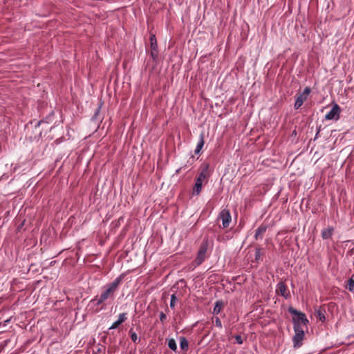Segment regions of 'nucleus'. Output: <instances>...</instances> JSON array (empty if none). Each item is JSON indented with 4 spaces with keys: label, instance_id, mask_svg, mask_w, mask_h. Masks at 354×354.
I'll return each mask as SVG.
<instances>
[{
    "label": "nucleus",
    "instance_id": "obj_1",
    "mask_svg": "<svg viewBox=\"0 0 354 354\" xmlns=\"http://www.w3.org/2000/svg\"><path fill=\"white\" fill-rule=\"evenodd\" d=\"M122 276H119L111 283L106 284L103 287L100 297H95L91 300V302L95 303L96 305H101L105 301L114 298V293L118 288L119 285L122 281Z\"/></svg>",
    "mask_w": 354,
    "mask_h": 354
},
{
    "label": "nucleus",
    "instance_id": "obj_18",
    "mask_svg": "<svg viewBox=\"0 0 354 354\" xmlns=\"http://www.w3.org/2000/svg\"><path fill=\"white\" fill-rule=\"evenodd\" d=\"M180 346L182 350H187L188 348V342L185 337L180 338Z\"/></svg>",
    "mask_w": 354,
    "mask_h": 354
},
{
    "label": "nucleus",
    "instance_id": "obj_3",
    "mask_svg": "<svg viewBox=\"0 0 354 354\" xmlns=\"http://www.w3.org/2000/svg\"><path fill=\"white\" fill-rule=\"evenodd\" d=\"M218 218L222 221L223 228H227L230 226L232 221V217L230 211L227 209H223L219 213Z\"/></svg>",
    "mask_w": 354,
    "mask_h": 354
},
{
    "label": "nucleus",
    "instance_id": "obj_19",
    "mask_svg": "<svg viewBox=\"0 0 354 354\" xmlns=\"http://www.w3.org/2000/svg\"><path fill=\"white\" fill-rule=\"evenodd\" d=\"M346 288L349 290L351 292L354 291V279L353 278H350L346 286Z\"/></svg>",
    "mask_w": 354,
    "mask_h": 354
},
{
    "label": "nucleus",
    "instance_id": "obj_16",
    "mask_svg": "<svg viewBox=\"0 0 354 354\" xmlns=\"http://www.w3.org/2000/svg\"><path fill=\"white\" fill-rule=\"evenodd\" d=\"M151 48L153 51L157 50V41L154 35L150 36Z\"/></svg>",
    "mask_w": 354,
    "mask_h": 354
},
{
    "label": "nucleus",
    "instance_id": "obj_24",
    "mask_svg": "<svg viewBox=\"0 0 354 354\" xmlns=\"http://www.w3.org/2000/svg\"><path fill=\"white\" fill-rule=\"evenodd\" d=\"M235 339L236 342L239 344H241L243 343L242 337L240 335H236L235 337Z\"/></svg>",
    "mask_w": 354,
    "mask_h": 354
},
{
    "label": "nucleus",
    "instance_id": "obj_10",
    "mask_svg": "<svg viewBox=\"0 0 354 354\" xmlns=\"http://www.w3.org/2000/svg\"><path fill=\"white\" fill-rule=\"evenodd\" d=\"M127 319V314L126 313H121V314H120L118 320L113 323V324L111 326L109 329L111 330V329L117 328Z\"/></svg>",
    "mask_w": 354,
    "mask_h": 354
},
{
    "label": "nucleus",
    "instance_id": "obj_23",
    "mask_svg": "<svg viewBox=\"0 0 354 354\" xmlns=\"http://www.w3.org/2000/svg\"><path fill=\"white\" fill-rule=\"evenodd\" d=\"M214 322L215 326H216L218 328H222V323L218 317H216Z\"/></svg>",
    "mask_w": 354,
    "mask_h": 354
},
{
    "label": "nucleus",
    "instance_id": "obj_21",
    "mask_svg": "<svg viewBox=\"0 0 354 354\" xmlns=\"http://www.w3.org/2000/svg\"><path fill=\"white\" fill-rule=\"evenodd\" d=\"M130 333H131V340L133 342H136L138 339L137 334L135 332H133L131 330H130Z\"/></svg>",
    "mask_w": 354,
    "mask_h": 354
},
{
    "label": "nucleus",
    "instance_id": "obj_12",
    "mask_svg": "<svg viewBox=\"0 0 354 354\" xmlns=\"http://www.w3.org/2000/svg\"><path fill=\"white\" fill-rule=\"evenodd\" d=\"M334 228L333 227H328L322 231V237L324 239H329L333 233Z\"/></svg>",
    "mask_w": 354,
    "mask_h": 354
},
{
    "label": "nucleus",
    "instance_id": "obj_20",
    "mask_svg": "<svg viewBox=\"0 0 354 354\" xmlns=\"http://www.w3.org/2000/svg\"><path fill=\"white\" fill-rule=\"evenodd\" d=\"M177 301V297L174 294L171 295V301H170V307L171 308H174L176 303Z\"/></svg>",
    "mask_w": 354,
    "mask_h": 354
},
{
    "label": "nucleus",
    "instance_id": "obj_17",
    "mask_svg": "<svg viewBox=\"0 0 354 354\" xmlns=\"http://www.w3.org/2000/svg\"><path fill=\"white\" fill-rule=\"evenodd\" d=\"M168 346L169 348L174 351H176L177 350V345H176V341L174 339H169L168 340Z\"/></svg>",
    "mask_w": 354,
    "mask_h": 354
},
{
    "label": "nucleus",
    "instance_id": "obj_15",
    "mask_svg": "<svg viewBox=\"0 0 354 354\" xmlns=\"http://www.w3.org/2000/svg\"><path fill=\"white\" fill-rule=\"evenodd\" d=\"M266 229H267L266 226H264V225H261L260 227H259L257 228V230H256V232L254 234L255 239H257L259 236L263 234L266 231Z\"/></svg>",
    "mask_w": 354,
    "mask_h": 354
},
{
    "label": "nucleus",
    "instance_id": "obj_4",
    "mask_svg": "<svg viewBox=\"0 0 354 354\" xmlns=\"http://www.w3.org/2000/svg\"><path fill=\"white\" fill-rule=\"evenodd\" d=\"M207 250V243L206 242H204L201 245V247L198 252L197 257L195 259V263L197 266L201 265L205 259Z\"/></svg>",
    "mask_w": 354,
    "mask_h": 354
},
{
    "label": "nucleus",
    "instance_id": "obj_25",
    "mask_svg": "<svg viewBox=\"0 0 354 354\" xmlns=\"http://www.w3.org/2000/svg\"><path fill=\"white\" fill-rule=\"evenodd\" d=\"M167 317L166 315L163 313H161L160 314V319L162 322H163L166 319Z\"/></svg>",
    "mask_w": 354,
    "mask_h": 354
},
{
    "label": "nucleus",
    "instance_id": "obj_11",
    "mask_svg": "<svg viewBox=\"0 0 354 354\" xmlns=\"http://www.w3.org/2000/svg\"><path fill=\"white\" fill-rule=\"evenodd\" d=\"M203 183V182L196 180L195 184L193 187V192H192L193 195L198 196L200 194V193L202 191Z\"/></svg>",
    "mask_w": 354,
    "mask_h": 354
},
{
    "label": "nucleus",
    "instance_id": "obj_13",
    "mask_svg": "<svg viewBox=\"0 0 354 354\" xmlns=\"http://www.w3.org/2000/svg\"><path fill=\"white\" fill-rule=\"evenodd\" d=\"M204 145V136L203 133L200 135L199 141L195 149V153H199Z\"/></svg>",
    "mask_w": 354,
    "mask_h": 354
},
{
    "label": "nucleus",
    "instance_id": "obj_6",
    "mask_svg": "<svg viewBox=\"0 0 354 354\" xmlns=\"http://www.w3.org/2000/svg\"><path fill=\"white\" fill-rule=\"evenodd\" d=\"M340 108L337 104H334L331 110L325 115L327 120H337L339 118Z\"/></svg>",
    "mask_w": 354,
    "mask_h": 354
},
{
    "label": "nucleus",
    "instance_id": "obj_14",
    "mask_svg": "<svg viewBox=\"0 0 354 354\" xmlns=\"http://www.w3.org/2000/svg\"><path fill=\"white\" fill-rule=\"evenodd\" d=\"M223 306V301H217L216 303H215V306H214V308L213 309V313L214 315H218V313H220V312L222 310V308Z\"/></svg>",
    "mask_w": 354,
    "mask_h": 354
},
{
    "label": "nucleus",
    "instance_id": "obj_2",
    "mask_svg": "<svg viewBox=\"0 0 354 354\" xmlns=\"http://www.w3.org/2000/svg\"><path fill=\"white\" fill-rule=\"evenodd\" d=\"M288 311L293 315L292 322L294 330H304V328L307 327V324H308V320L305 314L293 308H289Z\"/></svg>",
    "mask_w": 354,
    "mask_h": 354
},
{
    "label": "nucleus",
    "instance_id": "obj_8",
    "mask_svg": "<svg viewBox=\"0 0 354 354\" xmlns=\"http://www.w3.org/2000/svg\"><path fill=\"white\" fill-rule=\"evenodd\" d=\"M276 291L285 298H288L290 296L286 285L283 282H279L277 284Z\"/></svg>",
    "mask_w": 354,
    "mask_h": 354
},
{
    "label": "nucleus",
    "instance_id": "obj_5",
    "mask_svg": "<svg viewBox=\"0 0 354 354\" xmlns=\"http://www.w3.org/2000/svg\"><path fill=\"white\" fill-rule=\"evenodd\" d=\"M311 90L309 87H306L304 91L300 93L296 98V101L295 103V109H298L301 106L304 102L307 99L309 95Z\"/></svg>",
    "mask_w": 354,
    "mask_h": 354
},
{
    "label": "nucleus",
    "instance_id": "obj_22",
    "mask_svg": "<svg viewBox=\"0 0 354 354\" xmlns=\"http://www.w3.org/2000/svg\"><path fill=\"white\" fill-rule=\"evenodd\" d=\"M317 316L320 321H322V322L325 321L326 317H325L324 313L321 310L317 311Z\"/></svg>",
    "mask_w": 354,
    "mask_h": 354
},
{
    "label": "nucleus",
    "instance_id": "obj_9",
    "mask_svg": "<svg viewBox=\"0 0 354 354\" xmlns=\"http://www.w3.org/2000/svg\"><path fill=\"white\" fill-rule=\"evenodd\" d=\"M208 169H209V165L205 164L203 166V168L202 171L200 172L198 177L196 178L197 180H200L201 182L207 181V177H208Z\"/></svg>",
    "mask_w": 354,
    "mask_h": 354
},
{
    "label": "nucleus",
    "instance_id": "obj_7",
    "mask_svg": "<svg viewBox=\"0 0 354 354\" xmlns=\"http://www.w3.org/2000/svg\"><path fill=\"white\" fill-rule=\"evenodd\" d=\"M295 335L293 337V344L295 347H299L302 344L304 337V330H295Z\"/></svg>",
    "mask_w": 354,
    "mask_h": 354
}]
</instances>
